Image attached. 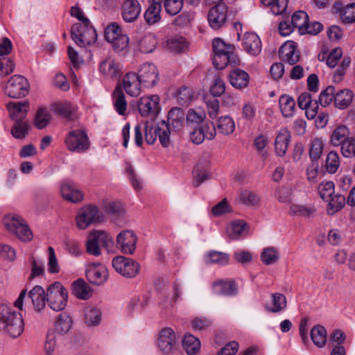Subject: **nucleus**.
I'll list each match as a JSON object with an SVG mask.
<instances>
[{
    "label": "nucleus",
    "mask_w": 355,
    "mask_h": 355,
    "mask_svg": "<svg viewBox=\"0 0 355 355\" xmlns=\"http://www.w3.org/2000/svg\"><path fill=\"white\" fill-rule=\"evenodd\" d=\"M116 241L118 248L123 253L132 254L136 249L137 236L134 231L124 230L119 233Z\"/></svg>",
    "instance_id": "ddd939ff"
},
{
    "label": "nucleus",
    "mask_w": 355,
    "mask_h": 355,
    "mask_svg": "<svg viewBox=\"0 0 355 355\" xmlns=\"http://www.w3.org/2000/svg\"><path fill=\"white\" fill-rule=\"evenodd\" d=\"M52 110L58 115L70 119L76 112L75 107L69 102L57 103L53 105Z\"/></svg>",
    "instance_id": "ea45409f"
},
{
    "label": "nucleus",
    "mask_w": 355,
    "mask_h": 355,
    "mask_svg": "<svg viewBox=\"0 0 355 355\" xmlns=\"http://www.w3.org/2000/svg\"><path fill=\"white\" fill-rule=\"evenodd\" d=\"M28 299H30L35 311L41 312L43 311L47 302V290L39 285L35 286L29 292Z\"/></svg>",
    "instance_id": "6ab92c4d"
},
{
    "label": "nucleus",
    "mask_w": 355,
    "mask_h": 355,
    "mask_svg": "<svg viewBox=\"0 0 355 355\" xmlns=\"http://www.w3.org/2000/svg\"><path fill=\"white\" fill-rule=\"evenodd\" d=\"M162 5L160 3L152 0L148 9L144 13V18L148 24H154L161 19L160 12Z\"/></svg>",
    "instance_id": "72a5a7b5"
},
{
    "label": "nucleus",
    "mask_w": 355,
    "mask_h": 355,
    "mask_svg": "<svg viewBox=\"0 0 355 355\" xmlns=\"http://www.w3.org/2000/svg\"><path fill=\"white\" fill-rule=\"evenodd\" d=\"M86 276L91 283L101 285L108 277L107 269L103 264L92 263L87 266Z\"/></svg>",
    "instance_id": "f3484780"
},
{
    "label": "nucleus",
    "mask_w": 355,
    "mask_h": 355,
    "mask_svg": "<svg viewBox=\"0 0 355 355\" xmlns=\"http://www.w3.org/2000/svg\"><path fill=\"white\" fill-rule=\"evenodd\" d=\"M168 125H171L175 131L180 130L184 123V111L179 107H173L168 113Z\"/></svg>",
    "instance_id": "cd10ccee"
},
{
    "label": "nucleus",
    "mask_w": 355,
    "mask_h": 355,
    "mask_svg": "<svg viewBox=\"0 0 355 355\" xmlns=\"http://www.w3.org/2000/svg\"><path fill=\"white\" fill-rule=\"evenodd\" d=\"M157 40L153 33L145 35L139 41V49L142 53H152L156 48Z\"/></svg>",
    "instance_id": "a18cd8bd"
},
{
    "label": "nucleus",
    "mask_w": 355,
    "mask_h": 355,
    "mask_svg": "<svg viewBox=\"0 0 355 355\" xmlns=\"http://www.w3.org/2000/svg\"><path fill=\"white\" fill-rule=\"evenodd\" d=\"M29 84L27 79L20 75L12 76L5 88L6 94L12 98L24 97L28 92Z\"/></svg>",
    "instance_id": "9d476101"
},
{
    "label": "nucleus",
    "mask_w": 355,
    "mask_h": 355,
    "mask_svg": "<svg viewBox=\"0 0 355 355\" xmlns=\"http://www.w3.org/2000/svg\"><path fill=\"white\" fill-rule=\"evenodd\" d=\"M68 292L59 282L50 284L47 288V303L53 311L63 310L67 303Z\"/></svg>",
    "instance_id": "20e7f679"
},
{
    "label": "nucleus",
    "mask_w": 355,
    "mask_h": 355,
    "mask_svg": "<svg viewBox=\"0 0 355 355\" xmlns=\"http://www.w3.org/2000/svg\"><path fill=\"white\" fill-rule=\"evenodd\" d=\"M104 207L114 224L121 227L127 223L126 211L120 202H104Z\"/></svg>",
    "instance_id": "2eb2a0df"
},
{
    "label": "nucleus",
    "mask_w": 355,
    "mask_h": 355,
    "mask_svg": "<svg viewBox=\"0 0 355 355\" xmlns=\"http://www.w3.org/2000/svg\"><path fill=\"white\" fill-rule=\"evenodd\" d=\"M67 149L71 152L83 153L89 149L90 142L85 130L70 131L64 139Z\"/></svg>",
    "instance_id": "6e6552de"
},
{
    "label": "nucleus",
    "mask_w": 355,
    "mask_h": 355,
    "mask_svg": "<svg viewBox=\"0 0 355 355\" xmlns=\"http://www.w3.org/2000/svg\"><path fill=\"white\" fill-rule=\"evenodd\" d=\"M335 87L333 86H328L324 90H323L318 98V101L320 105L323 107L329 105L333 101H334V97L336 95Z\"/></svg>",
    "instance_id": "e2e57ef3"
},
{
    "label": "nucleus",
    "mask_w": 355,
    "mask_h": 355,
    "mask_svg": "<svg viewBox=\"0 0 355 355\" xmlns=\"http://www.w3.org/2000/svg\"><path fill=\"white\" fill-rule=\"evenodd\" d=\"M141 12V6L137 0H124L122 5V17L126 22L135 21Z\"/></svg>",
    "instance_id": "b1692460"
},
{
    "label": "nucleus",
    "mask_w": 355,
    "mask_h": 355,
    "mask_svg": "<svg viewBox=\"0 0 355 355\" xmlns=\"http://www.w3.org/2000/svg\"><path fill=\"white\" fill-rule=\"evenodd\" d=\"M112 266L115 270L126 277H134L139 271V264L130 259L123 256H118L113 259Z\"/></svg>",
    "instance_id": "f8f14e48"
},
{
    "label": "nucleus",
    "mask_w": 355,
    "mask_h": 355,
    "mask_svg": "<svg viewBox=\"0 0 355 355\" xmlns=\"http://www.w3.org/2000/svg\"><path fill=\"white\" fill-rule=\"evenodd\" d=\"M231 85L236 89H243L249 84L250 77L248 73L240 69L231 71L229 73Z\"/></svg>",
    "instance_id": "c85d7f7f"
},
{
    "label": "nucleus",
    "mask_w": 355,
    "mask_h": 355,
    "mask_svg": "<svg viewBox=\"0 0 355 355\" xmlns=\"http://www.w3.org/2000/svg\"><path fill=\"white\" fill-rule=\"evenodd\" d=\"M348 135V128L345 125H339L333 130L331 135V142L333 146H340L341 148L343 144L349 137Z\"/></svg>",
    "instance_id": "e433bc0d"
},
{
    "label": "nucleus",
    "mask_w": 355,
    "mask_h": 355,
    "mask_svg": "<svg viewBox=\"0 0 355 355\" xmlns=\"http://www.w3.org/2000/svg\"><path fill=\"white\" fill-rule=\"evenodd\" d=\"M143 130H144L145 140L148 144H153L157 138L164 148H168L171 144L170 130L168 124L164 121L157 124L146 123L143 128L138 124L135 127V142L138 146L143 144Z\"/></svg>",
    "instance_id": "f257e3e1"
},
{
    "label": "nucleus",
    "mask_w": 355,
    "mask_h": 355,
    "mask_svg": "<svg viewBox=\"0 0 355 355\" xmlns=\"http://www.w3.org/2000/svg\"><path fill=\"white\" fill-rule=\"evenodd\" d=\"M214 51L213 63L218 69H224L231 61L234 55L235 47L232 44H226L220 38H215L212 42Z\"/></svg>",
    "instance_id": "7ed1b4c3"
},
{
    "label": "nucleus",
    "mask_w": 355,
    "mask_h": 355,
    "mask_svg": "<svg viewBox=\"0 0 355 355\" xmlns=\"http://www.w3.org/2000/svg\"><path fill=\"white\" fill-rule=\"evenodd\" d=\"M247 223L243 220L233 221L227 229V233L231 239H237L245 231Z\"/></svg>",
    "instance_id": "603ef678"
},
{
    "label": "nucleus",
    "mask_w": 355,
    "mask_h": 355,
    "mask_svg": "<svg viewBox=\"0 0 355 355\" xmlns=\"http://www.w3.org/2000/svg\"><path fill=\"white\" fill-rule=\"evenodd\" d=\"M72 294L80 300H87L92 295V289L83 279H78L72 284Z\"/></svg>",
    "instance_id": "c756f323"
},
{
    "label": "nucleus",
    "mask_w": 355,
    "mask_h": 355,
    "mask_svg": "<svg viewBox=\"0 0 355 355\" xmlns=\"http://www.w3.org/2000/svg\"><path fill=\"white\" fill-rule=\"evenodd\" d=\"M291 134L286 128H282L277 135L275 147V151L279 156L286 154L290 142Z\"/></svg>",
    "instance_id": "7c9ffc66"
},
{
    "label": "nucleus",
    "mask_w": 355,
    "mask_h": 355,
    "mask_svg": "<svg viewBox=\"0 0 355 355\" xmlns=\"http://www.w3.org/2000/svg\"><path fill=\"white\" fill-rule=\"evenodd\" d=\"M240 201L248 206H256L260 202L259 196L254 191L243 190L241 192Z\"/></svg>",
    "instance_id": "6e6d98bb"
},
{
    "label": "nucleus",
    "mask_w": 355,
    "mask_h": 355,
    "mask_svg": "<svg viewBox=\"0 0 355 355\" xmlns=\"http://www.w3.org/2000/svg\"><path fill=\"white\" fill-rule=\"evenodd\" d=\"M340 166L338 154L335 151H331L327 156L325 168L328 173H335Z\"/></svg>",
    "instance_id": "4d7b16f0"
},
{
    "label": "nucleus",
    "mask_w": 355,
    "mask_h": 355,
    "mask_svg": "<svg viewBox=\"0 0 355 355\" xmlns=\"http://www.w3.org/2000/svg\"><path fill=\"white\" fill-rule=\"evenodd\" d=\"M228 261L229 255L226 253L218 251H211L207 254V262L209 263L225 265Z\"/></svg>",
    "instance_id": "052dcab7"
},
{
    "label": "nucleus",
    "mask_w": 355,
    "mask_h": 355,
    "mask_svg": "<svg viewBox=\"0 0 355 355\" xmlns=\"http://www.w3.org/2000/svg\"><path fill=\"white\" fill-rule=\"evenodd\" d=\"M138 75L142 84L146 87H152L157 83L159 77L158 70L152 63H145L141 66Z\"/></svg>",
    "instance_id": "a211bd4d"
},
{
    "label": "nucleus",
    "mask_w": 355,
    "mask_h": 355,
    "mask_svg": "<svg viewBox=\"0 0 355 355\" xmlns=\"http://www.w3.org/2000/svg\"><path fill=\"white\" fill-rule=\"evenodd\" d=\"M272 297V306H266V309L272 313H278L286 308L287 301L286 297L279 293H273Z\"/></svg>",
    "instance_id": "c03bdc74"
},
{
    "label": "nucleus",
    "mask_w": 355,
    "mask_h": 355,
    "mask_svg": "<svg viewBox=\"0 0 355 355\" xmlns=\"http://www.w3.org/2000/svg\"><path fill=\"white\" fill-rule=\"evenodd\" d=\"M182 345L188 355H195L200 352V341L192 334H187L182 340Z\"/></svg>",
    "instance_id": "c9c22d12"
},
{
    "label": "nucleus",
    "mask_w": 355,
    "mask_h": 355,
    "mask_svg": "<svg viewBox=\"0 0 355 355\" xmlns=\"http://www.w3.org/2000/svg\"><path fill=\"white\" fill-rule=\"evenodd\" d=\"M10 132L13 137L18 139H24L28 134L30 125L28 121H14Z\"/></svg>",
    "instance_id": "de8ad7c7"
},
{
    "label": "nucleus",
    "mask_w": 355,
    "mask_h": 355,
    "mask_svg": "<svg viewBox=\"0 0 355 355\" xmlns=\"http://www.w3.org/2000/svg\"><path fill=\"white\" fill-rule=\"evenodd\" d=\"M157 343L162 354L169 355L175 353L177 347L175 331L170 327L163 328L159 333Z\"/></svg>",
    "instance_id": "9b49d317"
},
{
    "label": "nucleus",
    "mask_w": 355,
    "mask_h": 355,
    "mask_svg": "<svg viewBox=\"0 0 355 355\" xmlns=\"http://www.w3.org/2000/svg\"><path fill=\"white\" fill-rule=\"evenodd\" d=\"M281 112L284 117L293 116L295 110V101L288 95H282L279 100Z\"/></svg>",
    "instance_id": "f704fd0d"
},
{
    "label": "nucleus",
    "mask_w": 355,
    "mask_h": 355,
    "mask_svg": "<svg viewBox=\"0 0 355 355\" xmlns=\"http://www.w3.org/2000/svg\"><path fill=\"white\" fill-rule=\"evenodd\" d=\"M340 17L343 23L355 22V3L346 5L340 10Z\"/></svg>",
    "instance_id": "13d9d810"
},
{
    "label": "nucleus",
    "mask_w": 355,
    "mask_h": 355,
    "mask_svg": "<svg viewBox=\"0 0 355 355\" xmlns=\"http://www.w3.org/2000/svg\"><path fill=\"white\" fill-rule=\"evenodd\" d=\"M28 103L27 102H16L8 104V109L11 119L14 121H27L26 120Z\"/></svg>",
    "instance_id": "bb28decb"
},
{
    "label": "nucleus",
    "mask_w": 355,
    "mask_h": 355,
    "mask_svg": "<svg viewBox=\"0 0 355 355\" xmlns=\"http://www.w3.org/2000/svg\"><path fill=\"white\" fill-rule=\"evenodd\" d=\"M308 22L309 16L304 11L298 10L292 15L291 23L301 34H304V28Z\"/></svg>",
    "instance_id": "09e8293b"
},
{
    "label": "nucleus",
    "mask_w": 355,
    "mask_h": 355,
    "mask_svg": "<svg viewBox=\"0 0 355 355\" xmlns=\"http://www.w3.org/2000/svg\"><path fill=\"white\" fill-rule=\"evenodd\" d=\"M242 45L243 49L252 55H257L261 51L260 38L254 33H246L244 35Z\"/></svg>",
    "instance_id": "a878e982"
},
{
    "label": "nucleus",
    "mask_w": 355,
    "mask_h": 355,
    "mask_svg": "<svg viewBox=\"0 0 355 355\" xmlns=\"http://www.w3.org/2000/svg\"><path fill=\"white\" fill-rule=\"evenodd\" d=\"M123 87L126 93L131 96H137L141 92L142 81L135 72L127 73L123 79Z\"/></svg>",
    "instance_id": "412c9836"
},
{
    "label": "nucleus",
    "mask_w": 355,
    "mask_h": 355,
    "mask_svg": "<svg viewBox=\"0 0 355 355\" xmlns=\"http://www.w3.org/2000/svg\"><path fill=\"white\" fill-rule=\"evenodd\" d=\"M279 259V251L273 247L264 248L261 254V259L266 265L274 264L278 261Z\"/></svg>",
    "instance_id": "8fccbe9b"
},
{
    "label": "nucleus",
    "mask_w": 355,
    "mask_h": 355,
    "mask_svg": "<svg viewBox=\"0 0 355 355\" xmlns=\"http://www.w3.org/2000/svg\"><path fill=\"white\" fill-rule=\"evenodd\" d=\"M227 6L225 3L213 6L207 15L209 26L215 30L220 28L226 22Z\"/></svg>",
    "instance_id": "4468645a"
},
{
    "label": "nucleus",
    "mask_w": 355,
    "mask_h": 355,
    "mask_svg": "<svg viewBox=\"0 0 355 355\" xmlns=\"http://www.w3.org/2000/svg\"><path fill=\"white\" fill-rule=\"evenodd\" d=\"M71 37L77 45L85 47L96 42L97 34L93 26L85 27L76 23L71 28Z\"/></svg>",
    "instance_id": "0eeeda50"
},
{
    "label": "nucleus",
    "mask_w": 355,
    "mask_h": 355,
    "mask_svg": "<svg viewBox=\"0 0 355 355\" xmlns=\"http://www.w3.org/2000/svg\"><path fill=\"white\" fill-rule=\"evenodd\" d=\"M212 288L215 293L227 296L235 295L238 292V288L234 279L228 281L217 279L213 282Z\"/></svg>",
    "instance_id": "393cba45"
},
{
    "label": "nucleus",
    "mask_w": 355,
    "mask_h": 355,
    "mask_svg": "<svg viewBox=\"0 0 355 355\" xmlns=\"http://www.w3.org/2000/svg\"><path fill=\"white\" fill-rule=\"evenodd\" d=\"M353 97V92L350 89H341L336 93L334 105L340 110L346 109L352 103Z\"/></svg>",
    "instance_id": "2f4dec72"
},
{
    "label": "nucleus",
    "mask_w": 355,
    "mask_h": 355,
    "mask_svg": "<svg viewBox=\"0 0 355 355\" xmlns=\"http://www.w3.org/2000/svg\"><path fill=\"white\" fill-rule=\"evenodd\" d=\"M13 61L6 56L0 57V77H4L11 73L15 69Z\"/></svg>",
    "instance_id": "69168bd1"
},
{
    "label": "nucleus",
    "mask_w": 355,
    "mask_h": 355,
    "mask_svg": "<svg viewBox=\"0 0 355 355\" xmlns=\"http://www.w3.org/2000/svg\"><path fill=\"white\" fill-rule=\"evenodd\" d=\"M206 118V114L203 111L197 112L193 109H189L188 110L187 118H186V123L187 125H199L202 123L205 119Z\"/></svg>",
    "instance_id": "864d4df0"
},
{
    "label": "nucleus",
    "mask_w": 355,
    "mask_h": 355,
    "mask_svg": "<svg viewBox=\"0 0 355 355\" xmlns=\"http://www.w3.org/2000/svg\"><path fill=\"white\" fill-rule=\"evenodd\" d=\"M71 324L72 320L70 316L66 313H62L60 314L55 322V331H53L60 335L65 334L70 330Z\"/></svg>",
    "instance_id": "a19ab883"
},
{
    "label": "nucleus",
    "mask_w": 355,
    "mask_h": 355,
    "mask_svg": "<svg viewBox=\"0 0 355 355\" xmlns=\"http://www.w3.org/2000/svg\"><path fill=\"white\" fill-rule=\"evenodd\" d=\"M183 0H164V7L166 13L174 16L180 12L183 7Z\"/></svg>",
    "instance_id": "bf43d9fd"
},
{
    "label": "nucleus",
    "mask_w": 355,
    "mask_h": 355,
    "mask_svg": "<svg viewBox=\"0 0 355 355\" xmlns=\"http://www.w3.org/2000/svg\"><path fill=\"white\" fill-rule=\"evenodd\" d=\"M318 193L323 200L328 201L329 198L335 193L334 182L329 181L320 184L318 186Z\"/></svg>",
    "instance_id": "0e129e2a"
},
{
    "label": "nucleus",
    "mask_w": 355,
    "mask_h": 355,
    "mask_svg": "<svg viewBox=\"0 0 355 355\" xmlns=\"http://www.w3.org/2000/svg\"><path fill=\"white\" fill-rule=\"evenodd\" d=\"M311 338L317 347H322L327 343V331L322 325H315L311 330Z\"/></svg>",
    "instance_id": "4c0bfd02"
},
{
    "label": "nucleus",
    "mask_w": 355,
    "mask_h": 355,
    "mask_svg": "<svg viewBox=\"0 0 355 355\" xmlns=\"http://www.w3.org/2000/svg\"><path fill=\"white\" fill-rule=\"evenodd\" d=\"M112 96L114 99V107L116 112L120 115H123L126 110L127 102L125 101V94L120 85H117L115 87Z\"/></svg>",
    "instance_id": "58836bf2"
},
{
    "label": "nucleus",
    "mask_w": 355,
    "mask_h": 355,
    "mask_svg": "<svg viewBox=\"0 0 355 355\" xmlns=\"http://www.w3.org/2000/svg\"><path fill=\"white\" fill-rule=\"evenodd\" d=\"M99 71L104 76L112 79H116L122 74L119 64L112 57H107L100 62Z\"/></svg>",
    "instance_id": "aec40b11"
},
{
    "label": "nucleus",
    "mask_w": 355,
    "mask_h": 355,
    "mask_svg": "<svg viewBox=\"0 0 355 355\" xmlns=\"http://www.w3.org/2000/svg\"><path fill=\"white\" fill-rule=\"evenodd\" d=\"M113 243L112 237L103 231H93L90 232L86 243L87 252L92 255L101 254L100 246L108 247Z\"/></svg>",
    "instance_id": "1a4fd4ad"
},
{
    "label": "nucleus",
    "mask_w": 355,
    "mask_h": 355,
    "mask_svg": "<svg viewBox=\"0 0 355 355\" xmlns=\"http://www.w3.org/2000/svg\"><path fill=\"white\" fill-rule=\"evenodd\" d=\"M4 225L9 232L15 234L22 241H30L33 239V234L30 227L19 216H6L4 219Z\"/></svg>",
    "instance_id": "39448f33"
},
{
    "label": "nucleus",
    "mask_w": 355,
    "mask_h": 355,
    "mask_svg": "<svg viewBox=\"0 0 355 355\" xmlns=\"http://www.w3.org/2000/svg\"><path fill=\"white\" fill-rule=\"evenodd\" d=\"M266 6H270L271 11L275 15L282 14L287 8L289 0H260Z\"/></svg>",
    "instance_id": "3c124183"
},
{
    "label": "nucleus",
    "mask_w": 355,
    "mask_h": 355,
    "mask_svg": "<svg viewBox=\"0 0 355 355\" xmlns=\"http://www.w3.org/2000/svg\"><path fill=\"white\" fill-rule=\"evenodd\" d=\"M50 121V115L45 108H40L35 117V125L38 129L46 127Z\"/></svg>",
    "instance_id": "680f3d73"
},
{
    "label": "nucleus",
    "mask_w": 355,
    "mask_h": 355,
    "mask_svg": "<svg viewBox=\"0 0 355 355\" xmlns=\"http://www.w3.org/2000/svg\"><path fill=\"white\" fill-rule=\"evenodd\" d=\"M193 91L188 87H181L177 92L176 99L178 103L182 106L188 105L192 101Z\"/></svg>",
    "instance_id": "5fc2aeb1"
},
{
    "label": "nucleus",
    "mask_w": 355,
    "mask_h": 355,
    "mask_svg": "<svg viewBox=\"0 0 355 355\" xmlns=\"http://www.w3.org/2000/svg\"><path fill=\"white\" fill-rule=\"evenodd\" d=\"M216 127L219 133L223 135H229L234 131L235 123L232 117L223 116L218 119Z\"/></svg>",
    "instance_id": "79ce46f5"
},
{
    "label": "nucleus",
    "mask_w": 355,
    "mask_h": 355,
    "mask_svg": "<svg viewBox=\"0 0 355 355\" xmlns=\"http://www.w3.org/2000/svg\"><path fill=\"white\" fill-rule=\"evenodd\" d=\"M159 97L158 95L143 96L138 102V110L143 116H156L159 112Z\"/></svg>",
    "instance_id": "dca6fc26"
},
{
    "label": "nucleus",
    "mask_w": 355,
    "mask_h": 355,
    "mask_svg": "<svg viewBox=\"0 0 355 355\" xmlns=\"http://www.w3.org/2000/svg\"><path fill=\"white\" fill-rule=\"evenodd\" d=\"M121 35V28L116 23L107 26L105 30V38L108 42L114 41Z\"/></svg>",
    "instance_id": "774afa93"
},
{
    "label": "nucleus",
    "mask_w": 355,
    "mask_h": 355,
    "mask_svg": "<svg viewBox=\"0 0 355 355\" xmlns=\"http://www.w3.org/2000/svg\"><path fill=\"white\" fill-rule=\"evenodd\" d=\"M328 201L327 213L329 216H333L340 211L345 207L347 202L345 197L339 193H334L329 198Z\"/></svg>",
    "instance_id": "473e14b6"
},
{
    "label": "nucleus",
    "mask_w": 355,
    "mask_h": 355,
    "mask_svg": "<svg viewBox=\"0 0 355 355\" xmlns=\"http://www.w3.org/2000/svg\"><path fill=\"white\" fill-rule=\"evenodd\" d=\"M279 57L282 61L293 65L300 60V53L293 42H287L279 50Z\"/></svg>",
    "instance_id": "4be33fe9"
},
{
    "label": "nucleus",
    "mask_w": 355,
    "mask_h": 355,
    "mask_svg": "<svg viewBox=\"0 0 355 355\" xmlns=\"http://www.w3.org/2000/svg\"><path fill=\"white\" fill-rule=\"evenodd\" d=\"M24 326L20 313L5 304L0 305V331H4L11 337L17 338L23 332Z\"/></svg>",
    "instance_id": "f03ea898"
},
{
    "label": "nucleus",
    "mask_w": 355,
    "mask_h": 355,
    "mask_svg": "<svg viewBox=\"0 0 355 355\" xmlns=\"http://www.w3.org/2000/svg\"><path fill=\"white\" fill-rule=\"evenodd\" d=\"M85 322L88 326H96L101 320V312L97 308L87 306L85 308Z\"/></svg>",
    "instance_id": "37998d69"
},
{
    "label": "nucleus",
    "mask_w": 355,
    "mask_h": 355,
    "mask_svg": "<svg viewBox=\"0 0 355 355\" xmlns=\"http://www.w3.org/2000/svg\"><path fill=\"white\" fill-rule=\"evenodd\" d=\"M316 209L313 205H302L293 204L290 207V214L292 215L304 217L306 218L313 216Z\"/></svg>",
    "instance_id": "49530a36"
},
{
    "label": "nucleus",
    "mask_w": 355,
    "mask_h": 355,
    "mask_svg": "<svg viewBox=\"0 0 355 355\" xmlns=\"http://www.w3.org/2000/svg\"><path fill=\"white\" fill-rule=\"evenodd\" d=\"M60 193L63 198L73 203H78L83 200V194L73 183L64 182L60 186Z\"/></svg>",
    "instance_id": "5701e85b"
},
{
    "label": "nucleus",
    "mask_w": 355,
    "mask_h": 355,
    "mask_svg": "<svg viewBox=\"0 0 355 355\" xmlns=\"http://www.w3.org/2000/svg\"><path fill=\"white\" fill-rule=\"evenodd\" d=\"M103 215L94 205H87L80 208L76 217V225L80 230H85L90 225L101 223Z\"/></svg>",
    "instance_id": "423d86ee"
},
{
    "label": "nucleus",
    "mask_w": 355,
    "mask_h": 355,
    "mask_svg": "<svg viewBox=\"0 0 355 355\" xmlns=\"http://www.w3.org/2000/svg\"><path fill=\"white\" fill-rule=\"evenodd\" d=\"M342 155L345 157L355 156V135L349 137L340 148Z\"/></svg>",
    "instance_id": "338daca9"
}]
</instances>
